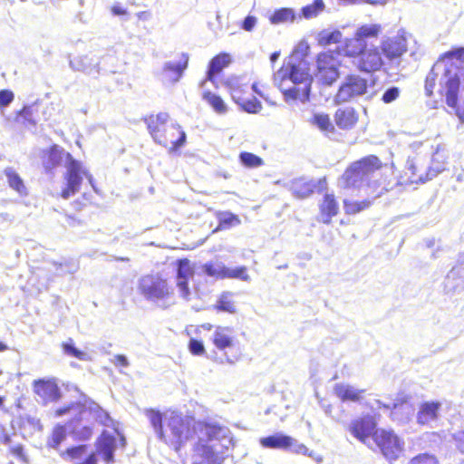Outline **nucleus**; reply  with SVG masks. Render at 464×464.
<instances>
[{
    "instance_id": "a19ab883",
    "label": "nucleus",
    "mask_w": 464,
    "mask_h": 464,
    "mask_svg": "<svg viewBox=\"0 0 464 464\" xmlns=\"http://www.w3.org/2000/svg\"><path fill=\"white\" fill-rule=\"evenodd\" d=\"M437 78L438 73L434 71V69H431L426 75L424 82L426 96L432 97L434 95V90L437 85Z\"/></svg>"
},
{
    "instance_id": "72a5a7b5",
    "label": "nucleus",
    "mask_w": 464,
    "mask_h": 464,
    "mask_svg": "<svg viewBox=\"0 0 464 464\" xmlns=\"http://www.w3.org/2000/svg\"><path fill=\"white\" fill-rule=\"evenodd\" d=\"M203 99L214 109L218 113H225L227 106L222 98L211 92H205Z\"/></svg>"
},
{
    "instance_id": "1a4fd4ad",
    "label": "nucleus",
    "mask_w": 464,
    "mask_h": 464,
    "mask_svg": "<svg viewBox=\"0 0 464 464\" xmlns=\"http://www.w3.org/2000/svg\"><path fill=\"white\" fill-rule=\"evenodd\" d=\"M260 445L267 449L292 450L295 454L311 456L308 448L295 439L283 433H276L260 439Z\"/></svg>"
},
{
    "instance_id": "7ed1b4c3",
    "label": "nucleus",
    "mask_w": 464,
    "mask_h": 464,
    "mask_svg": "<svg viewBox=\"0 0 464 464\" xmlns=\"http://www.w3.org/2000/svg\"><path fill=\"white\" fill-rule=\"evenodd\" d=\"M169 121L167 112L150 114L144 119L153 140L173 154L186 145L187 134L179 124L169 123Z\"/></svg>"
},
{
    "instance_id": "052dcab7",
    "label": "nucleus",
    "mask_w": 464,
    "mask_h": 464,
    "mask_svg": "<svg viewBox=\"0 0 464 464\" xmlns=\"http://www.w3.org/2000/svg\"><path fill=\"white\" fill-rule=\"evenodd\" d=\"M111 12L114 15H126L128 14V11L125 7H123L121 4L116 3L111 5Z\"/></svg>"
},
{
    "instance_id": "e2e57ef3",
    "label": "nucleus",
    "mask_w": 464,
    "mask_h": 464,
    "mask_svg": "<svg viewBox=\"0 0 464 464\" xmlns=\"http://www.w3.org/2000/svg\"><path fill=\"white\" fill-rule=\"evenodd\" d=\"M408 169H409V170L411 173V177L413 182L419 183V181L415 180L416 177H418L419 175H425V171L423 173H419L418 166L416 164H414V163H411L409 165ZM420 183H421V182L420 181Z\"/></svg>"
},
{
    "instance_id": "338daca9",
    "label": "nucleus",
    "mask_w": 464,
    "mask_h": 464,
    "mask_svg": "<svg viewBox=\"0 0 464 464\" xmlns=\"http://www.w3.org/2000/svg\"><path fill=\"white\" fill-rule=\"evenodd\" d=\"M0 442L7 445L11 443V437L7 433H4L0 436Z\"/></svg>"
},
{
    "instance_id": "39448f33",
    "label": "nucleus",
    "mask_w": 464,
    "mask_h": 464,
    "mask_svg": "<svg viewBox=\"0 0 464 464\" xmlns=\"http://www.w3.org/2000/svg\"><path fill=\"white\" fill-rule=\"evenodd\" d=\"M66 171L63 175L65 186L61 190V197L67 199L80 191L83 177L92 179V175L83 169L82 164L75 160L71 153H65Z\"/></svg>"
},
{
    "instance_id": "09e8293b",
    "label": "nucleus",
    "mask_w": 464,
    "mask_h": 464,
    "mask_svg": "<svg viewBox=\"0 0 464 464\" xmlns=\"http://www.w3.org/2000/svg\"><path fill=\"white\" fill-rule=\"evenodd\" d=\"M214 309L218 312L234 313L235 307L233 303L227 298L226 295H222L217 304L214 305Z\"/></svg>"
},
{
    "instance_id": "680f3d73",
    "label": "nucleus",
    "mask_w": 464,
    "mask_h": 464,
    "mask_svg": "<svg viewBox=\"0 0 464 464\" xmlns=\"http://www.w3.org/2000/svg\"><path fill=\"white\" fill-rule=\"evenodd\" d=\"M76 464H98V455L96 452L92 451L86 456V458Z\"/></svg>"
},
{
    "instance_id": "de8ad7c7",
    "label": "nucleus",
    "mask_w": 464,
    "mask_h": 464,
    "mask_svg": "<svg viewBox=\"0 0 464 464\" xmlns=\"http://www.w3.org/2000/svg\"><path fill=\"white\" fill-rule=\"evenodd\" d=\"M445 59H455L458 61L464 60V47H454L451 50L443 53L439 58L440 61H443Z\"/></svg>"
},
{
    "instance_id": "a18cd8bd",
    "label": "nucleus",
    "mask_w": 464,
    "mask_h": 464,
    "mask_svg": "<svg viewBox=\"0 0 464 464\" xmlns=\"http://www.w3.org/2000/svg\"><path fill=\"white\" fill-rule=\"evenodd\" d=\"M407 464H439V461L434 455L420 453L411 458Z\"/></svg>"
},
{
    "instance_id": "49530a36",
    "label": "nucleus",
    "mask_w": 464,
    "mask_h": 464,
    "mask_svg": "<svg viewBox=\"0 0 464 464\" xmlns=\"http://www.w3.org/2000/svg\"><path fill=\"white\" fill-rule=\"evenodd\" d=\"M204 272L216 278L224 279L223 275L225 274V266H216L213 263H206L203 266Z\"/></svg>"
},
{
    "instance_id": "9d476101",
    "label": "nucleus",
    "mask_w": 464,
    "mask_h": 464,
    "mask_svg": "<svg viewBox=\"0 0 464 464\" xmlns=\"http://www.w3.org/2000/svg\"><path fill=\"white\" fill-rule=\"evenodd\" d=\"M367 89L368 82L365 78L358 74H348L338 89L336 100L339 102H347L355 97L365 94Z\"/></svg>"
},
{
    "instance_id": "423d86ee",
    "label": "nucleus",
    "mask_w": 464,
    "mask_h": 464,
    "mask_svg": "<svg viewBox=\"0 0 464 464\" xmlns=\"http://www.w3.org/2000/svg\"><path fill=\"white\" fill-rule=\"evenodd\" d=\"M138 289L147 300L150 301L168 299L174 294L172 285L159 274H150L140 277Z\"/></svg>"
},
{
    "instance_id": "a211bd4d",
    "label": "nucleus",
    "mask_w": 464,
    "mask_h": 464,
    "mask_svg": "<svg viewBox=\"0 0 464 464\" xmlns=\"http://www.w3.org/2000/svg\"><path fill=\"white\" fill-rule=\"evenodd\" d=\"M95 447V452L97 455H101L104 461L107 463H111L114 461L116 440L112 435L107 432H102L98 438Z\"/></svg>"
},
{
    "instance_id": "393cba45",
    "label": "nucleus",
    "mask_w": 464,
    "mask_h": 464,
    "mask_svg": "<svg viewBox=\"0 0 464 464\" xmlns=\"http://www.w3.org/2000/svg\"><path fill=\"white\" fill-rule=\"evenodd\" d=\"M188 65V54L182 53V59L179 63H168L164 65L163 71L167 80L171 82H178Z\"/></svg>"
},
{
    "instance_id": "f03ea898",
    "label": "nucleus",
    "mask_w": 464,
    "mask_h": 464,
    "mask_svg": "<svg viewBox=\"0 0 464 464\" xmlns=\"http://www.w3.org/2000/svg\"><path fill=\"white\" fill-rule=\"evenodd\" d=\"M147 416L158 438L176 452L190 440L196 432V421L192 416L172 411L169 416L150 409Z\"/></svg>"
},
{
    "instance_id": "bf43d9fd",
    "label": "nucleus",
    "mask_w": 464,
    "mask_h": 464,
    "mask_svg": "<svg viewBox=\"0 0 464 464\" xmlns=\"http://www.w3.org/2000/svg\"><path fill=\"white\" fill-rule=\"evenodd\" d=\"M76 406L75 403H71L69 405H65V406H63V407H60V408H57L54 412H53V415L55 417H61L63 415H65L67 414L68 412H70L72 409H74Z\"/></svg>"
},
{
    "instance_id": "c03bdc74",
    "label": "nucleus",
    "mask_w": 464,
    "mask_h": 464,
    "mask_svg": "<svg viewBox=\"0 0 464 464\" xmlns=\"http://www.w3.org/2000/svg\"><path fill=\"white\" fill-rule=\"evenodd\" d=\"M15 120L22 121V122L24 124L29 123V124L35 125V121L34 120V117H33L32 106L25 105L21 110H19L16 112Z\"/></svg>"
},
{
    "instance_id": "4c0bfd02",
    "label": "nucleus",
    "mask_w": 464,
    "mask_h": 464,
    "mask_svg": "<svg viewBox=\"0 0 464 464\" xmlns=\"http://www.w3.org/2000/svg\"><path fill=\"white\" fill-rule=\"evenodd\" d=\"M324 8V0H314L312 4H309L302 8L303 15L309 19L315 17Z\"/></svg>"
},
{
    "instance_id": "a878e982",
    "label": "nucleus",
    "mask_w": 464,
    "mask_h": 464,
    "mask_svg": "<svg viewBox=\"0 0 464 464\" xmlns=\"http://www.w3.org/2000/svg\"><path fill=\"white\" fill-rule=\"evenodd\" d=\"M445 169V161L436 153L431 160V165L425 169V175H419L416 177L415 180L424 183L441 173Z\"/></svg>"
},
{
    "instance_id": "e433bc0d",
    "label": "nucleus",
    "mask_w": 464,
    "mask_h": 464,
    "mask_svg": "<svg viewBox=\"0 0 464 464\" xmlns=\"http://www.w3.org/2000/svg\"><path fill=\"white\" fill-rule=\"evenodd\" d=\"M310 122L317 126L322 131L333 132L334 130L328 114H314L311 118Z\"/></svg>"
},
{
    "instance_id": "f257e3e1",
    "label": "nucleus",
    "mask_w": 464,
    "mask_h": 464,
    "mask_svg": "<svg viewBox=\"0 0 464 464\" xmlns=\"http://www.w3.org/2000/svg\"><path fill=\"white\" fill-rule=\"evenodd\" d=\"M381 24L360 25L353 37L346 38L335 52L324 51L316 56L315 77L324 85H332L340 76L341 62L336 54L356 59V67L365 73L383 70L386 63H398L408 51L407 40L402 35L387 36L379 45L368 47V39H378L382 34Z\"/></svg>"
},
{
    "instance_id": "20e7f679",
    "label": "nucleus",
    "mask_w": 464,
    "mask_h": 464,
    "mask_svg": "<svg viewBox=\"0 0 464 464\" xmlns=\"http://www.w3.org/2000/svg\"><path fill=\"white\" fill-rule=\"evenodd\" d=\"M384 166L385 163L377 155H366L351 162L339 177L338 182L345 190L359 188L363 181Z\"/></svg>"
},
{
    "instance_id": "5701e85b",
    "label": "nucleus",
    "mask_w": 464,
    "mask_h": 464,
    "mask_svg": "<svg viewBox=\"0 0 464 464\" xmlns=\"http://www.w3.org/2000/svg\"><path fill=\"white\" fill-rule=\"evenodd\" d=\"M231 328L218 326L212 335V343L219 351H225L234 346V337L231 335Z\"/></svg>"
},
{
    "instance_id": "4d7b16f0",
    "label": "nucleus",
    "mask_w": 464,
    "mask_h": 464,
    "mask_svg": "<svg viewBox=\"0 0 464 464\" xmlns=\"http://www.w3.org/2000/svg\"><path fill=\"white\" fill-rule=\"evenodd\" d=\"M256 24V18L253 15H247L241 24V28L245 31L250 32Z\"/></svg>"
},
{
    "instance_id": "603ef678",
    "label": "nucleus",
    "mask_w": 464,
    "mask_h": 464,
    "mask_svg": "<svg viewBox=\"0 0 464 464\" xmlns=\"http://www.w3.org/2000/svg\"><path fill=\"white\" fill-rule=\"evenodd\" d=\"M14 94L11 90H0V108H5L13 102Z\"/></svg>"
},
{
    "instance_id": "0eeeda50",
    "label": "nucleus",
    "mask_w": 464,
    "mask_h": 464,
    "mask_svg": "<svg viewBox=\"0 0 464 464\" xmlns=\"http://www.w3.org/2000/svg\"><path fill=\"white\" fill-rule=\"evenodd\" d=\"M372 440L382 456L390 461L396 460L403 451V440L392 429H377Z\"/></svg>"
},
{
    "instance_id": "774afa93",
    "label": "nucleus",
    "mask_w": 464,
    "mask_h": 464,
    "mask_svg": "<svg viewBox=\"0 0 464 464\" xmlns=\"http://www.w3.org/2000/svg\"><path fill=\"white\" fill-rule=\"evenodd\" d=\"M137 16L140 18V19H142V20H147L150 16V14L149 12H146V11H143V12H140L137 14Z\"/></svg>"
},
{
    "instance_id": "2eb2a0df",
    "label": "nucleus",
    "mask_w": 464,
    "mask_h": 464,
    "mask_svg": "<svg viewBox=\"0 0 464 464\" xmlns=\"http://www.w3.org/2000/svg\"><path fill=\"white\" fill-rule=\"evenodd\" d=\"M293 193L299 198H304L311 196L315 190L321 192L327 189L326 178H321L316 182L314 180H305L300 179L292 185Z\"/></svg>"
},
{
    "instance_id": "8fccbe9b",
    "label": "nucleus",
    "mask_w": 464,
    "mask_h": 464,
    "mask_svg": "<svg viewBox=\"0 0 464 464\" xmlns=\"http://www.w3.org/2000/svg\"><path fill=\"white\" fill-rule=\"evenodd\" d=\"M188 350L193 355H203L205 347L201 341L191 338L188 342Z\"/></svg>"
},
{
    "instance_id": "6ab92c4d",
    "label": "nucleus",
    "mask_w": 464,
    "mask_h": 464,
    "mask_svg": "<svg viewBox=\"0 0 464 464\" xmlns=\"http://www.w3.org/2000/svg\"><path fill=\"white\" fill-rule=\"evenodd\" d=\"M65 153L58 145L53 144L42 152V165L45 172H52L65 159Z\"/></svg>"
},
{
    "instance_id": "f704fd0d",
    "label": "nucleus",
    "mask_w": 464,
    "mask_h": 464,
    "mask_svg": "<svg viewBox=\"0 0 464 464\" xmlns=\"http://www.w3.org/2000/svg\"><path fill=\"white\" fill-rule=\"evenodd\" d=\"M193 450L208 464L213 463L216 459V455L212 447L204 444L201 441L195 443Z\"/></svg>"
},
{
    "instance_id": "4be33fe9",
    "label": "nucleus",
    "mask_w": 464,
    "mask_h": 464,
    "mask_svg": "<svg viewBox=\"0 0 464 464\" xmlns=\"http://www.w3.org/2000/svg\"><path fill=\"white\" fill-rule=\"evenodd\" d=\"M231 63V57L227 53H219L215 55L208 63L207 71V79L214 82L216 77L220 74L224 68Z\"/></svg>"
},
{
    "instance_id": "f8f14e48",
    "label": "nucleus",
    "mask_w": 464,
    "mask_h": 464,
    "mask_svg": "<svg viewBox=\"0 0 464 464\" xmlns=\"http://www.w3.org/2000/svg\"><path fill=\"white\" fill-rule=\"evenodd\" d=\"M376 425L375 419L367 414L353 420L348 430L354 438L365 443L370 437L373 439Z\"/></svg>"
},
{
    "instance_id": "ddd939ff",
    "label": "nucleus",
    "mask_w": 464,
    "mask_h": 464,
    "mask_svg": "<svg viewBox=\"0 0 464 464\" xmlns=\"http://www.w3.org/2000/svg\"><path fill=\"white\" fill-rule=\"evenodd\" d=\"M389 182H386V179H384L383 186L382 187L381 190L377 191L372 198H367L362 200H352L344 198L343 200L344 213L348 216H353L370 208L372 206L373 200L375 198H381L390 190V188L387 186Z\"/></svg>"
},
{
    "instance_id": "412c9836",
    "label": "nucleus",
    "mask_w": 464,
    "mask_h": 464,
    "mask_svg": "<svg viewBox=\"0 0 464 464\" xmlns=\"http://www.w3.org/2000/svg\"><path fill=\"white\" fill-rule=\"evenodd\" d=\"M204 431L208 441L219 440L227 436V429L217 422L200 420L196 422V428Z\"/></svg>"
},
{
    "instance_id": "bb28decb",
    "label": "nucleus",
    "mask_w": 464,
    "mask_h": 464,
    "mask_svg": "<svg viewBox=\"0 0 464 464\" xmlns=\"http://www.w3.org/2000/svg\"><path fill=\"white\" fill-rule=\"evenodd\" d=\"M336 396L343 401H359L362 399L363 390H355L349 385L337 384L334 387Z\"/></svg>"
},
{
    "instance_id": "37998d69",
    "label": "nucleus",
    "mask_w": 464,
    "mask_h": 464,
    "mask_svg": "<svg viewBox=\"0 0 464 464\" xmlns=\"http://www.w3.org/2000/svg\"><path fill=\"white\" fill-rule=\"evenodd\" d=\"M62 347L63 352L70 356H72L82 361H85L88 359V356L84 352L80 351L74 346L72 340L62 343Z\"/></svg>"
},
{
    "instance_id": "c756f323",
    "label": "nucleus",
    "mask_w": 464,
    "mask_h": 464,
    "mask_svg": "<svg viewBox=\"0 0 464 464\" xmlns=\"http://www.w3.org/2000/svg\"><path fill=\"white\" fill-rule=\"evenodd\" d=\"M67 437L66 427L62 424H57L53 427L52 433L47 440L46 446L48 449L59 450L60 445L65 440Z\"/></svg>"
},
{
    "instance_id": "473e14b6",
    "label": "nucleus",
    "mask_w": 464,
    "mask_h": 464,
    "mask_svg": "<svg viewBox=\"0 0 464 464\" xmlns=\"http://www.w3.org/2000/svg\"><path fill=\"white\" fill-rule=\"evenodd\" d=\"M217 218L218 220V229H227L239 225L241 222L237 215L228 211L218 212Z\"/></svg>"
},
{
    "instance_id": "69168bd1",
    "label": "nucleus",
    "mask_w": 464,
    "mask_h": 464,
    "mask_svg": "<svg viewBox=\"0 0 464 464\" xmlns=\"http://www.w3.org/2000/svg\"><path fill=\"white\" fill-rule=\"evenodd\" d=\"M389 0H361V2L372 5H385Z\"/></svg>"
},
{
    "instance_id": "cd10ccee",
    "label": "nucleus",
    "mask_w": 464,
    "mask_h": 464,
    "mask_svg": "<svg viewBox=\"0 0 464 464\" xmlns=\"http://www.w3.org/2000/svg\"><path fill=\"white\" fill-rule=\"evenodd\" d=\"M4 174L6 177L9 187L17 192L21 196H26L28 194L24 181L21 176L12 168H6L4 170Z\"/></svg>"
},
{
    "instance_id": "c85d7f7f",
    "label": "nucleus",
    "mask_w": 464,
    "mask_h": 464,
    "mask_svg": "<svg viewBox=\"0 0 464 464\" xmlns=\"http://www.w3.org/2000/svg\"><path fill=\"white\" fill-rule=\"evenodd\" d=\"M342 36L343 34L339 30H322L316 34L315 40L319 46L326 47L340 43Z\"/></svg>"
},
{
    "instance_id": "864d4df0",
    "label": "nucleus",
    "mask_w": 464,
    "mask_h": 464,
    "mask_svg": "<svg viewBox=\"0 0 464 464\" xmlns=\"http://www.w3.org/2000/svg\"><path fill=\"white\" fill-rule=\"evenodd\" d=\"M400 95V89L398 87H391L384 92L382 96V101L384 103H391L395 101Z\"/></svg>"
},
{
    "instance_id": "f3484780",
    "label": "nucleus",
    "mask_w": 464,
    "mask_h": 464,
    "mask_svg": "<svg viewBox=\"0 0 464 464\" xmlns=\"http://www.w3.org/2000/svg\"><path fill=\"white\" fill-rule=\"evenodd\" d=\"M319 215L324 224L332 223L333 218L339 213V203L334 193H325L318 205Z\"/></svg>"
},
{
    "instance_id": "6e6552de",
    "label": "nucleus",
    "mask_w": 464,
    "mask_h": 464,
    "mask_svg": "<svg viewBox=\"0 0 464 464\" xmlns=\"http://www.w3.org/2000/svg\"><path fill=\"white\" fill-rule=\"evenodd\" d=\"M446 80L441 85L440 93L445 97L446 104L454 109L456 114L462 119L463 113L459 108V93L461 85L460 76L458 73H452L451 68L447 67L444 71Z\"/></svg>"
},
{
    "instance_id": "ea45409f",
    "label": "nucleus",
    "mask_w": 464,
    "mask_h": 464,
    "mask_svg": "<svg viewBox=\"0 0 464 464\" xmlns=\"http://www.w3.org/2000/svg\"><path fill=\"white\" fill-rule=\"evenodd\" d=\"M225 278H237L243 281H248L250 279L247 274V268L246 266H239L234 269L228 268L225 266V274L223 275Z\"/></svg>"
},
{
    "instance_id": "9b49d317",
    "label": "nucleus",
    "mask_w": 464,
    "mask_h": 464,
    "mask_svg": "<svg viewBox=\"0 0 464 464\" xmlns=\"http://www.w3.org/2000/svg\"><path fill=\"white\" fill-rule=\"evenodd\" d=\"M33 391L37 395L42 403L56 402L62 398L61 389L54 378L37 379L33 382Z\"/></svg>"
},
{
    "instance_id": "58836bf2",
    "label": "nucleus",
    "mask_w": 464,
    "mask_h": 464,
    "mask_svg": "<svg viewBox=\"0 0 464 464\" xmlns=\"http://www.w3.org/2000/svg\"><path fill=\"white\" fill-rule=\"evenodd\" d=\"M237 102L240 105V107L248 113H257L261 111L262 105L260 102L253 97L250 100H243L237 98Z\"/></svg>"
},
{
    "instance_id": "4468645a",
    "label": "nucleus",
    "mask_w": 464,
    "mask_h": 464,
    "mask_svg": "<svg viewBox=\"0 0 464 464\" xmlns=\"http://www.w3.org/2000/svg\"><path fill=\"white\" fill-rule=\"evenodd\" d=\"M279 79L278 86L282 87L285 80H290L293 84H303L311 82L309 75L300 68L298 64L288 63L283 64L277 72Z\"/></svg>"
},
{
    "instance_id": "0e129e2a",
    "label": "nucleus",
    "mask_w": 464,
    "mask_h": 464,
    "mask_svg": "<svg viewBox=\"0 0 464 464\" xmlns=\"http://www.w3.org/2000/svg\"><path fill=\"white\" fill-rule=\"evenodd\" d=\"M114 364L117 366L126 367L129 362L127 358L122 354H117L114 356Z\"/></svg>"
},
{
    "instance_id": "13d9d810",
    "label": "nucleus",
    "mask_w": 464,
    "mask_h": 464,
    "mask_svg": "<svg viewBox=\"0 0 464 464\" xmlns=\"http://www.w3.org/2000/svg\"><path fill=\"white\" fill-rule=\"evenodd\" d=\"M92 435V430L90 427L84 426L76 433V439L81 440H87Z\"/></svg>"
},
{
    "instance_id": "6e6d98bb",
    "label": "nucleus",
    "mask_w": 464,
    "mask_h": 464,
    "mask_svg": "<svg viewBox=\"0 0 464 464\" xmlns=\"http://www.w3.org/2000/svg\"><path fill=\"white\" fill-rule=\"evenodd\" d=\"M452 439L458 450L464 453V430H459L452 435Z\"/></svg>"
},
{
    "instance_id": "5fc2aeb1",
    "label": "nucleus",
    "mask_w": 464,
    "mask_h": 464,
    "mask_svg": "<svg viewBox=\"0 0 464 464\" xmlns=\"http://www.w3.org/2000/svg\"><path fill=\"white\" fill-rule=\"evenodd\" d=\"M9 452L18 458L19 459H21L22 461L24 462H27L28 461V459L24 453V445L22 444H17L15 446H13L9 449Z\"/></svg>"
},
{
    "instance_id": "3c124183",
    "label": "nucleus",
    "mask_w": 464,
    "mask_h": 464,
    "mask_svg": "<svg viewBox=\"0 0 464 464\" xmlns=\"http://www.w3.org/2000/svg\"><path fill=\"white\" fill-rule=\"evenodd\" d=\"M189 280L176 279V285L179 289V295L182 298L188 300L190 296V289L188 286Z\"/></svg>"
},
{
    "instance_id": "79ce46f5",
    "label": "nucleus",
    "mask_w": 464,
    "mask_h": 464,
    "mask_svg": "<svg viewBox=\"0 0 464 464\" xmlns=\"http://www.w3.org/2000/svg\"><path fill=\"white\" fill-rule=\"evenodd\" d=\"M87 451V445H77L67 448L61 453L63 458L68 457L70 459H77L83 456Z\"/></svg>"
},
{
    "instance_id": "7c9ffc66",
    "label": "nucleus",
    "mask_w": 464,
    "mask_h": 464,
    "mask_svg": "<svg viewBox=\"0 0 464 464\" xmlns=\"http://www.w3.org/2000/svg\"><path fill=\"white\" fill-rule=\"evenodd\" d=\"M295 19V14L292 8L282 7L276 9L269 16V22L273 24L292 23Z\"/></svg>"
},
{
    "instance_id": "aec40b11",
    "label": "nucleus",
    "mask_w": 464,
    "mask_h": 464,
    "mask_svg": "<svg viewBox=\"0 0 464 464\" xmlns=\"http://www.w3.org/2000/svg\"><path fill=\"white\" fill-rule=\"evenodd\" d=\"M281 89V92L284 95L285 101L286 102L300 101L302 102L308 101L310 90H311V82H306V83L303 84H294L292 87L287 89Z\"/></svg>"
},
{
    "instance_id": "c9c22d12",
    "label": "nucleus",
    "mask_w": 464,
    "mask_h": 464,
    "mask_svg": "<svg viewBox=\"0 0 464 464\" xmlns=\"http://www.w3.org/2000/svg\"><path fill=\"white\" fill-rule=\"evenodd\" d=\"M238 158L241 164L249 169L260 167L264 163L262 158L247 151L240 152Z\"/></svg>"
},
{
    "instance_id": "b1692460",
    "label": "nucleus",
    "mask_w": 464,
    "mask_h": 464,
    "mask_svg": "<svg viewBox=\"0 0 464 464\" xmlns=\"http://www.w3.org/2000/svg\"><path fill=\"white\" fill-rule=\"evenodd\" d=\"M440 402L439 401H425L420 405L417 413L418 423L425 425L438 418V412L440 409Z\"/></svg>"
},
{
    "instance_id": "dca6fc26",
    "label": "nucleus",
    "mask_w": 464,
    "mask_h": 464,
    "mask_svg": "<svg viewBox=\"0 0 464 464\" xmlns=\"http://www.w3.org/2000/svg\"><path fill=\"white\" fill-rule=\"evenodd\" d=\"M359 113L353 107H343L336 110L334 115L335 125L343 130L353 129L359 121Z\"/></svg>"
},
{
    "instance_id": "2f4dec72",
    "label": "nucleus",
    "mask_w": 464,
    "mask_h": 464,
    "mask_svg": "<svg viewBox=\"0 0 464 464\" xmlns=\"http://www.w3.org/2000/svg\"><path fill=\"white\" fill-rule=\"evenodd\" d=\"M177 274L176 279H187L190 280L193 278L195 270L190 260L188 258H181L177 260Z\"/></svg>"
}]
</instances>
